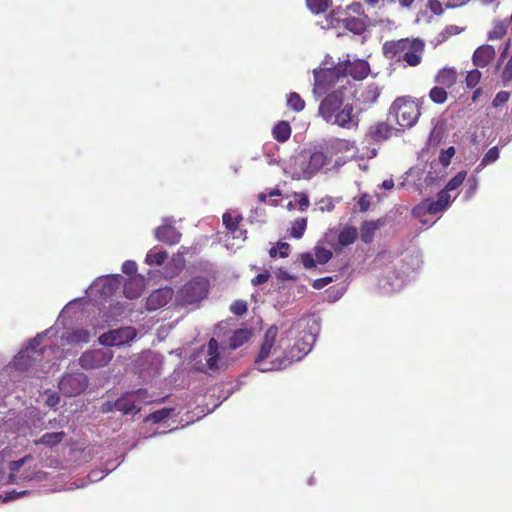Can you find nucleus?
<instances>
[{"label":"nucleus","mask_w":512,"mask_h":512,"mask_svg":"<svg viewBox=\"0 0 512 512\" xmlns=\"http://www.w3.org/2000/svg\"><path fill=\"white\" fill-rule=\"evenodd\" d=\"M174 291L171 287H161L150 293L146 299V309L155 311L167 305L173 298Z\"/></svg>","instance_id":"14"},{"label":"nucleus","mask_w":512,"mask_h":512,"mask_svg":"<svg viewBox=\"0 0 512 512\" xmlns=\"http://www.w3.org/2000/svg\"><path fill=\"white\" fill-rule=\"evenodd\" d=\"M378 226L377 222L364 221L360 227L361 240L367 244L371 243Z\"/></svg>","instance_id":"30"},{"label":"nucleus","mask_w":512,"mask_h":512,"mask_svg":"<svg viewBox=\"0 0 512 512\" xmlns=\"http://www.w3.org/2000/svg\"><path fill=\"white\" fill-rule=\"evenodd\" d=\"M291 132L289 122L284 120L278 121L272 129L273 138L280 143L286 142L290 138Z\"/></svg>","instance_id":"21"},{"label":"nucleus","mask_w":512,"mask_h":512,"mask_svg":"<svg viewBox=\"0 0 512 512\" xmlns=\"http://www.w3.org/2000/svg\"><path fill=\"white\" fill-rule=\"evenodd\" d=\"M40 342L41 337L40 335H37L29 342L25 350L19 352L14 360V364L17 369L28 370L33 367L36 362H40L42 360L44 348H38L40 346Z\"/></svg>","instance_id":"8"},{"label":"nucleus","mask_w":512,"mask_h":512,"mask_svg":"<svg viewBox=\"0 0 512 512\" xmlns=\"http://www.w3.org/2000/svg\"><path fill=\"white\" fill-rule=\"evenodd\" d=\"M122 271L127 275H133L137 271V265L134 261H125L122 265Z\"/></svg>","instance_id":"49"},{"label":"nucleus","mask_w":512,"mask_h":512,"mask_svg":"<svg viewBox=\"0 0 512 512\" xmlns=\"http://www.w3.org/2000/svg\"><path fill=\"white\" fill-rule=\"evenodd\" d=\"M277 336L278 328L276 326L269 327L264 334L260 351L255 358L256 368L261 372L281 370L287 367L286 357L276 358L269 362L266 361L275 351L274 345Z\"/></svg>","instance_id":"4"},{"label":"nucleus","mask_w":512,"mask_h":512,"mask_svg":"<svg viewBox=\"0 0 512 512\" xmlns=\"http://www.w3.org/2000/svg\"><path fill=\"white\" fill-rule=\"evenodd\" d=\"M429 98L435 104H444L448 99L446 88L439 85L432 87L429 91Z\"/></svg>","instance_id":"32"},{"label":"nucleus","mask_w":512,"mask_h":512,"mask_svg":"<svg viewBox=\"0 0 512 512\" xmlns=\"http://www.w3.org/2000/svg\"><path fill=\"white\" fill-rule=\"evenodd\" d=\"M171 411L172 409L170 408L157 410L148 416V420L152 421L153 423H160L171 415Z\"/></svg>","instance_id":"39"},{"label":"nucleus","mask_w":512,"mask_h":512,"mask_svg":"<svg viewBox=\"0 0 512 512\" xmlns=\"http://www.w3.org/2000/svg\"><path fill=\"white\" fill-rule=\"evenodd\" d=\"M136 336V329L131 326H127L103 333L99 337V342L106 347L122 346L130 343Z\"/></svg>","instance_id":"10"},{"label":"nucleus","mask_w":512,"mask_h":512,"mask_svg":"<svg viewBox=\"0 0 512 512\" xmlns=\"http://www.w3.org/2000/svg\"><path fill=\"white\" fill-rule=\"evenodd\" d=\"M242 219L243 218L240 214L233 216L230 212H225L222 216L223 224L228 234L233 238L245 240L247 232L239 226Z\"/></svg>","instance_id":"15"},{"label":"nucleus","mask_w":512,"mask_h":512,"mask_svg":"<svg viewBox=\"0 0 512 512\" xmlns=\"http://www.w3.org/2000/svg\"><path fill=\"white\" fill-rule=\"evenodd\" d=\"M499 158V150L496 146L490 148L481 160L480 166H486Z\"/></svg>","instance_id":"41"},{"label":"nucleus","mask_w":512,"mask_h":512,"mask_svg":"<svg viewBox=\"0 0 512 512\" xmlns=\"http://www.w3.org/2000/svg\"><path fill=\"white\" fill-rule=\"evenodd\" d=\"M443 210L444 209L441 205L438 204L437 201L426 200L413 209V215L416 217H419L421 214L425 213L435 215Z\"/></svg>","instance_id":"24"},{"label":"nucleus","mask_w":512,"mask_h":512,"mask_svg":"<svg viewBox=\"0 0 512 512\" xmlns=\"http://www.w3.org/2000/svg\"><path fill=\"white\" fill-rule=\"evenodd\" d=\"M420 115L421 102L410 96L397 97L389 109V117H392L402 130L413 127Z\"/></svg>","instance_id":"3"},{"label":"nucleus","mask_w":512,"mask_h":512,"mask_svg":"<svg viewBox=\"0 0 512 512\" xmlns=\"http://www.w3.org/2000/svg\"><path fill=\"white\" fill-rule=\"evenodd\" d=\"M269 277H270V274L268 272L259 273L251 280V283L254 286H258V285H261V284H264L265 282H267Z\"/></svg>","instance_id":"53"},{"label":"nucleus","mask_w":512,"mask_h":512,"mask_svg":"<svg viewBox=\"0 0 512 512\" xmlns=\"http://www.w3.org/2000/svg\"><path fill=\"white\" fill-rule=\"evenodd\" d=\"M315 259L319 264H325L332 258V252L324 247H315Z\"/></svg>","instance_id":"38"},{"label":"nucleus","mask_w":512,"mask_h":512,"mask_svg":"<svg viewBox=\"0 0 512 512\" xmlns=\"http://www.w3.org/2000/svg\"><path fill=\"white\" fill-rule=\"evenodd\" d=\"M347 9L351 11L352 13L358 15L357 17H364L366 16L364 14V9L361 3L359 2H353L350 5L347 6Z\"/></svg>","instance_id":"51"},{"label":"nucleus","mask_w":512,"mask_h":512,"mask_svg":"<svg viewBox=\"0 0 512 512\" xmlns=\"http://www.w3.org/2000/svg\"><path fill=\"white\" fill-rule=\"evenodd\" d=\"M467 176L466 171H460L458 172L452 179L448 181L445 188L447 191H453L457 189L459 186H461Z\"/></svg>","instance_id":"36"},{"label":"nucleus","mask_w":512,"mask_h":512,"mask_svg":"<svg viewBox=\"0 0 512 512\" xmlns=\"http://www.w3.org/2000/svg\"><path fill=\"white\" fill-rule=\"evenodd\" d=\"M502 80L505 83L512 80V54L502 71Z\"/></svg>","instance_id":"48"},{"label":"nucleus","mask_w":512,"mask_h":512,"mask_svg":"<svg viewBox=\"0 0 512 512\" xmlns=\"http://www.w3.org/2000/svg\"><path fill=\"white\" fill-rule=\"evenodd\" d=\"M252 333L248 329H238L236 330L229 339V347L232 350H235L241 347L243 344L249 341Z\"/></svg>","instance_id":"27"},{"label":"nucleus","mask_w":512,"mask_h":512,"mask_svg":"<svg viewBox=\"0 0 512 512\" xmlns=\"http://www.w3.org/2000/svg\"><path fill=\"white\" fill-rule=\"evenodd\" d=\"M89 384L88 377L82 372L66 373L59 381V391L67 397L83 393Z\"/></svg>","instance_id":"7"},{"label":"nucleus","mask_w":512,"mask_h":512,"mask_svg":"<svg viewBox=\"0 0 512 512\" xmlns=\"http://www.w3.org/2000/svg\"><path fill=\"white\" fill-rule=\"evenodd\" d=\"M425 43L420 39L402 38L386 41L383 44L384 56L394 62H405L415 67L422 61Z\"/></svg>","instance_id":"2"},{"label":"nucleus","mask_w":512,"mask_h":512,"mask_svg":"<svg viewBox=\"0 0 512 512\" xmlns=\"http://www.w3.org/2000/svg\"><path fill=\"white\" fill-rule=\"evenodd\" d=\"M301 262L306 269H312L317 261L310 253H304L301 255Z\"/></svg>","instance_id":"47"},{"label":"nucleus","mask_w":512,"mask_h":512,"mask_svg":"<svg viewBox=\"0 0 512 512\" xmlns=\"http://www.w3.org/2000/svg\"><path fill=\"white\" fill-rule=\"evenodd\" d=\"M114 279L111 278H105L101 280V283L103 284L102 293L103 294H112L114 291Z\"/></svg>","instance_id":"52"},{"label":"nucleus","mask_w":512,"mask_h":512,"mask_svg":"<svg viewBox=\"0 0 512 512\" xmlns=\"http://www.w3.org/2000/svg\"><path fill=\"white\" fill-rule=\"evenodd\" d=\"M209 286V281L204 277L192 278L175 294V304L181 307L197 305L207 297Z\"/></svg>","instance_id":"5"},{"label":"nucleus","mask_w":512,"mask_h":512,"mask_svg":"<svg viewBox=\"0 0 512 512\" xmlns=\"http://www.w3.org/2000/svg\"><path fill=\"white\" fill-rule=\"evenodd\" d=\"M357 238V229L353 226H345L338 235V244L340 247H346L353 244Z\"/></svg>","instance_id":"26"},{"label":"nucleus","mask_w":512,"mask_h":512,"mask_svg":"<svg viewBox=\"0 0 512 512\" xmlns=\"http://www.w3.org/2000/svg\"><path fill=\"white\" fill-rule=\"evenodd\" d=\"M394 186V182L392 179H389V180H384L383 183H382V187L386 190H390L392 189Z\"/></svg>","instance_id":"61"},{"label":"nucleus","mask_w":512,"mask_h":512,"mask_svg":"<svg viewBox=\"0 0 512 512\" xmlns=\"http://www.w3.org/2000/svg\"><path fill=\"white\" fill-rule=\"evenodd\" d=\"M399 3L401 4V6L403 7H410L412 5V3L414 2V0H398Z\"/></svg>","instance_id":"63"},{"label":"nucleus","mask_w":512,"mask_h":512,"mask_svg":"<svg viewBox=\"0 0 512 512\" xmlns=\"http://www.w3.org/2000/svg\"><path fill=\"white\" fill-rule=\"evenodd\" d=\"M509 97H510L509 92L500 91L496 94L495 98L492 101V104L494 107H500L508 102Z\"/></svg>","instance_id":"44"},{"label":"nucleus","mask_w":512,"mask_h":512,"mask_svg":"<svg viewBox=\"0 0 512 512\" xmlns=\"http://www.w3.org/2000/svg\"><path fill=\"white\" fill-rule=\"evenodd\" d=\"M113 358V351L109 348H100L85 351L79 358L83 369L91 370L105 367Z\"/></svg>","instance_id":"9"},{"label":"nucleus","mask_w":512,"mask_h":512,"mask_svg":"<svg viewBox=\"0 0 512 512\" xmlns=\"http://www.w3.org/2000/svg\"><path fill=\"white\" fill-rule=\"evenodd\" d=\"M370 196L368 194H362L358 200V205L361 212H366L370 208Z\"/></svg>","instance_id":"50"},{"label":"nucleus","mask_w":512,"mask_h":512,"mask_svg":"<svg viewBox=\"0 0 512 512\" xmlns=\"http://www.w3.org/2000/svg\"><path fill=\"white\" fill-rule=\"evenodd\" d=\"M455 155V148L454 147H449L448 149L446 150H442L440 155H439V162L444 166V167H447L448 165H450L451 163V160L453 158V156Z\"/></svg>","instance_id":"43"},{"label":"nucleus","mask_w":512,"mask_h":512,"mask_svg":"<svg viewBox=\"0 0 512 512\" xmlns=\"http://www.w3.org/2000/svg\"><path fill=\"white\" fill-rule=\"evenodd\" d=\"M287 106L294 112H301L305 108V101L296 92L287 95Z\"/></svg>","instance_id":"35"},{"label":"nucleus","mask_w":512,"mask_h":512,"mask_svg":"<svg viewBox=\"0 0 512 512\" xmlns=\"http://www.w3.org/2000/svg\"><path fill=\"white\" fill-rule=\"evenodd\" d=\"M329 162L327 155L322 151L313 152L307 160L302 161L301 171L303 178L310 179Z\"/></svg>","instance_id":"13"},{"label":"nucleus","mask_w":512,"mask_h":512,"mask_svg":"<svg viewBox=\"0 0 512 512\" xmlns=\"http://www.w3.org/2000/svg\"><path fill=\"white\" fill-rule=\"evenodd\" d=\"M428 7L434 14L442 13V5L438 0H429Z\"/></svg>","instance_id":"57"},{"label":"nucleus","mask_w":512,"mask_h":512,"mask_svg":"<svg viewBox=\"0 0 512 512\" xmlns=\"http://www.w3.org/2000/svg\"><path fill=\"white\" fill-rule=\"evenodd\" d=\"M330 282H332V278L327 276V277H323V278H319V279L314 280L312 286L315 289H322L326 285H328Z\"/></svg>","instance_id":"56"},{"label":"nucleus","mask_w":512,"mask_h":512,"mask_svg":"<svg viewBox=\"0 0 512 512\" xmlns=\"http://www.w3.org/2000/svg\"><path fill=\"white\" fill-rule=\"evenodd\" d=\"M59 402H60V397L56 392L49 393V395L45 401L46 405L51 408L57 406L59 404Z\"/></svg>","instance_id":"54"},{"label":"nucleus","mask_w":512,"mask_h":512,"mask_svg":"<svg viewBox=\"0 0 512 512\" xmlns=\"http://www.w3.org/2000/svg\"><path fill=\"white\" fill-rule=\"evenodd\" d=\"M481 77L482 73L479 70L473 69L469 71L465 79L466 86L470 89L476 88L481 80Z\"/></svg>","instance_id":"37"},{"label":"nucleus","mask_w":512,"mask_h":512,"mask_svg":"<svg viewBox=\"0 0 512 512\" xmlns=\"http://www.w3.org/2000/svg\"><path fill=\"white\" fill-rule=\"evenodd\" d=\"M155 238L167 245H175L181 240V233L172 225H161L154 231Z\"/></svg>","instance_id":"16"},{"label":"nucleus","mask_w":512,"mask_h":512,"mask_svg":"<svg viewBox=\"0 0 512 512\" xmlns=\"http://www.w3.org/2000/svg\"><path fill=\"white\" fill-rule=\"evenodd\" d=\"M168 254L165 250H160L156 247L148 251L145 257V263L148 265L161 266L167 259Z\"/></svg>","instance_id":"28"},{"label":"nucleus","mask_w":512,"mask_h":512,"mask_svg":"<svg viewBox=\"0 0 512 512\" xmlns=\"http://www.w3.org/2000/svg\"><path fill=\"white\" fill-rule=\"evenodd\" d=\"M130 397L131 396L127 394L125 397L118 398L114 403L115 409L123 414L137 413L140 411V408H136V400H133Z\"/></svg>","instance_id":"25"},{"label":"nucleus","mask_w":512,"mask_h":512,"mask_svg":"<svg viewBox=\"0 0 512 512\" xmlns=\"http://www.w3.org/2000/svg\"><path fill=\"white\" fill-rule=\"evenodd\" d=\"M65 340L68 344L81 345L86 344L90 340L89 331L83 328H77L72 331H69L65 335Z\"/></svg>","instance_id":"22"},{"label":"nucleus","mask_w":512,"mask_h":512,"mask_svg":"<svg viewBox=\"0 0 512 512\" xmlns=\"http://www.w3.org/2000/svg\"><path fill=\"white\" fill-rule=\"evenodd\" d=\"M368 17H347L342 20L343 26L354 34H362L367 28Z\"/></svg>","instance_id":"20"},{"label":"nucleus","mask_w":512,"mask_h":512,"mask_svg":"<svg viewBox=\"0 0 512 512\" xmlns=\"http://www.w3.org/2000/svg\"><path fill=\"white\" fill-rule=\"evenodd\" d=\"M436 201L445 210L449 206V204L451 202V197L449 195V191H447L446 189L441 190L438 193V197H437Z\"/></svg>","instance_id":"45"},{"label":"nucleus","mask_w":512,"mask_h":512,"mask_svg":"<svg viewBox=\"0 0 512 512\" xmlns=\"http://www.w3.org/2000/svg\"><path fill=\"white\" fill-rule=\"evenodd\" d=\"M346 91V85H340L328 93L321 100L318 112L327 123L345 129L357 128L358 114L354 111L352 103L345 102Z\"/></svg>","instance_id":"1"},{"label":"nucleus","mask_w":512,"mask_h":512,"mask_svg":"<svg viewBox=\"0 0 512 512\" xmlns=\"http://www.w3.org/2000/svg\"><path fill=\"white\" fill-rule=\"evenodd\" d=\"M392 130L393 128L387 123L380 122L374 127L371 135L377 141L386 140L391 137Z\"/></svg>","instance_id":"31"},{"label":"nucleus","mask_w":512,"mask_h":512,"mask_svg":"<svg viewBox=\"0 0 512 512\" xmlns=\"http://www.w3.org/2000/svg\"><path fill=\"white\" fill-rule=\"evenodd\" d=\"M457 79L458 73L455 68L444 67L437 72L434 81L439 86L450 89L457 83Z\"/></svg>","instance_id":"18"},{"label":"nucleus","mask_w":512,"mask_h":512,"mask_svg":"<svg viewBox=\"0 0 512 512\" xmlns=\"http://www.w3.org/2000/svg\"><path fill=\"white\" fill-rule=\"evenodd\" d=\"M496 55L495 49L491 45H482L478 47L472 56V62L477 67H486L494 59Z\"/></svg>","instance_id":"17"},{"label":"nucleus","mask_w":512,"mask_h":512,"mask_svg":"<svg viewBox=\"0 0 512 512\" xmlns=\"http://www.w3.org/2000/svg\"><path fill=\"white\" fill-rule=\"evenodd\" d=\"M248 310L247 302L244 300H236L230 306V311L236 316L244 315Z\"/></svg>","instance_id":"42"},{"label":"nucleus","mask_w":512,"mask_h":512,"mask_svg":"<svg viewBox=\"0 0 512 512\" xmlns=\"http://www.w3.org/2000/svg\"><path fill=\"white\" fill-rule=\"evenodd\" d=\"M142 282L139 280H128L124 284V295L129 299H136L142 294Z\"/></svg>","instance_id":"29"},{"label":"nucleus","mask_w":512,"mask_h":512,"mask_svg":"<svg viewBox=\"0 0 512 512\" xmlns=\"http://www.w3.org/2000/svg\"><path fill=\"white\" fill-rule=\"evenodd\" d=\"M278 253L281 258H285L289 255L290 252V244L287 242H279L277 244Z\"/></svg>","instance_id":"55"},{"label":"nucleus","mask_w":512,"mask_h":512,"mask_svg":"<svg viewBox=\"0 0 512 512\" xmlns=\"http://www.w3.org/2000/svg\"><path fill=\"white\" fill-rule=\"evenodd\" d=\"M307 227V218L300 217L294 220L290 229V235L295 239H300Z\"/></svg>","instance_id":"34"},{"label":"nucleus","mask_w":512,"mask_h":512,"mask_svg":"<svg viewBox=\"0 0 512 512\" xmlns=\"http://www.w3.org/2000/svg\"><path fill=\"white\" fill-rule=\"evenodd\" d=\"M26 493H27L26 491H21V492L17 493L15 490H13L11 492H7L6 493L5 500L15 499L16 497L22 496V495H24Z\"/></svg>","instance_id":"59"},{"label":"nucleus","mask_w":512,"mask_h":512,"mask_svg":"<svg viewBox=\"0 0 512 512\" xmlns=\"http://www.w3.org/2000/svg\"><path fill=\"white\" fill-rule=\"evenodd\" d=\"M128 395L135 396L137 400H145L148 397V392L146 389H138L128 393Z\"/></svg>","instance_id":"58"},{"label":"nucleus","mask_w":512,"mask_h":512,"mask_svg":"<svg viewBox=\"0 0 512 512\" xmlns=\"http://www.w3.org/2000/svg\"><path fill=\"white\" fill-rule=\"evenodd\" d=\"M24 462H25V459H24V458H23V459H20V460H18V461H12V462L10 463V469H11L12 471H18V470L20 469V467L24 464Z\"/></svg>","instance_id":"60"},{"label":"nucleus","mask_w":512,"mask_h":512,"mask_svg":"<svg viewBox=\"0 0 512 512\" xmlns=\"http://www.w3.org/2000/svg\"><path fill=\"white\" fill-rule=\"evenodd\" d=\"M341 77L344 82L348 83L347 76L352 77L354 80H363L370 72V66L367 61L356 59L354 61L345 60L337 64Z\"/></svg>","instance_id":"11"},{"label":"nucleus","mask_w":512,"mask_h":512,"mask_svg":"<svg viewBox=\"0 0 512 512\" xmlns=\"http://www.w3.org/2000/svg\"><path fill=\"white\" fill-rule=\"evenodd\" d=\"M314 78L315 83L313 90L314 93L319 96H326L340 85H345L337 65L332 68L320 69L319 71L315 70Z\"/></svg>","instance_id":"6"},{"label":"nucleus","mask_w":512,"mask_h":512,"mask_svg":"<svg viewBox=\"0 0 512 512\" xmlns=\"http://www.w3.org/2000/svg\"><path fill=\"white\" fill-rule=\"evenodd\" d=\"M280 195H281V191L279 189H273L268 194L269 197H274V196L279 197Z\"/></svg>","instance_id":"64"},{"label":"nucleus","mask_w":512,"mask_h":512,"mask_svg":"<svg viewBox=\"0 0 512 512\" xmlns=\"http://www.w3.org/2000/svg\"><path fill=\"white\" fill-rule=\"evenodd\" d=\"M294 196L296 198H298L297 205H298L299 209L301 211H306L308 209V207L310 206V201H309L308 196L304 193H295Z\"/></svg>","instance_id":"46"},{"label":"nucleus","mask_w":512,"mask_h":512,"mask_svg":"<svg viewBox=\"0 0 512 512\" xmlns=\"http://www.w3.org/2000/svg\"><path fill=\"white\" fill-rule=\"evenodd\" d=\"M483 93V90L481 88H476L474 91H473V94H472V101L473 102H476L477 99L480 97V95Z\"/></svg>","instance_id":"62"},{"label":"nucleus","mask_w":512,"mask_h":512,"mask_svg":"<svg viewBox=\"0 0 512 512\" xmlns=\"http://www.w3.org/2000/svg\"><path fill=\"white\" fill-rule=\"evenodd\" d=\"M218 342L216 339L211 338L206 346V351L208 358L206 359L207 367L211 370L218 369V359H219V353H218Z\"/></svg>","instance_id":"23"},{"label":"nucleus","mask_w":512,"mask_h":512,"mask_svg":"<svg viewBox=\"0 0 512 512\" xmlns=\"http://www.w3.org/2000/svg\"><path fill=\"white\" fill-rule=\"evenodd\" d=\"M65 437L66 433L64 431L48 432L43 434L40 438L35 439L33 443L35 445H44L48 448H53L59 445Z\"/></svg>","instance_id":"19"},{"label":"nucleus","mask_w":512,"mask_h":512,"mask_svg":"<svg viewBox=\"0 0 512 512\" xmlns=\"http://www.w3.org/2000/svg\"><path fill=\"white\" fill-rule=\"evenodd\" d=\"M314 342L315 337L313 334L304 333V335L295 342L285 355L287 366L293 361L301 360L308 352H310Z\"/></svg>","instance_id":"12"},{"label":"nucleus","mask_w":512,"mask_h":512,"mask_svg":"<svg viewBox=\"0 0 512 512\" xmlns=\"http://www.w3.org/2000/svg\"><path fill=\"white\" fill-rule=\"evenodd\" d=\"M306 5L312 13L320 14L332 5V0H306Z\"/></svg>","instance_id":"33"},{"label":"nucleus","mask_w":512,"mask_h":512,"mask_svg":"<svg viewBox=\"0 0 512 512\" xmlns=\"http://www.w3.org/2000/svg\"><path fill=\"white\" fill-rule=\"evenodd\" d=\"M506 34V25L502 22H497L493 29L489 32L488 38L490 40L502 39Z\"/></svg>","instance_id":"40"}]
</instances>
